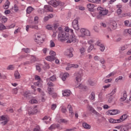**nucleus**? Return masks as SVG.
<instances>
[{"label": "nucleus", "instance_id": "obj_1", "mask_svg": "<svg viewBox=\"0 0 131 131\" xmlns=\"http://www.w3.org/2000/svg\"><path fill=\"white\" fill-rule=\"evenodd\" d=\"M58 38L59 41H61L63 42L65 41V40H67V39H69V34L66 33V32L63 31V28L61 27H59L58 28Z\"/></svg>", "mask_w": 131, "mask_h": 131}, {"label": "nucleus", "instance_id": "obj_2", "mask_svg": "<svg viewBox=\"0 0 131 131\" xmlns=\"http://www.w3.org/2000/svg\"><path fill=\"white\" fill-rule=\"evenodd\" d=\"M46 39V35L42 34L40 33H37L35 34L34 40L36 42H40L42 43Z\"/></svg>", "mask_w": 131, "mask_h": 131}, {"label": "nucleus", "instance_id": "obj_3", "mask_svg": "<svg viewBox=\"0 0 131 131\" xmlns=\"http://www.w3.org/2000/svg\"><path fill=\"white\" fill-rule=\"evenodd\" d=\"M49 4L51 6H53L54 8H57L58 6H60V7L64 6V3L60 1H57L56 0H51L49 2Z\"/></svg>", "mask_w": 131, "mask_h": 131}, {"label": "nucleus", "instance_id": "obj_4", "mask_svg": "<svg viewBox=\"0 0 131 131\" xmlns=\"http://www.w3.org/2000/svg\"><path fill=\"white\" fill-rule=\"evenodd\" d=\"M99 16H106L108 14V10L102 7L97 8Z\"/></svg>", "mask_w": 131, "mask_h": 131}, {"label": "nucleus", "instance_id": "obj_5", "mask_svg": "<svg viewBox=\"0 0 131 131\" xmlns=\"http://www.w3.org/2000/svg\"><path fill=\"white\" fill-rule=\"evenodd\" d=\"M81 34L80 36L81 37H84L85 36H90L91 35V33L90 31L86 29L82 28L80 30Z\"/></svg>", "mask_w": 131, "mask_h": 131}, {"label": "nucleus", "instance_id": "obj_6", "mask_svg": "<svg viewBox=\"0 0 131 131\" xmlns=\"http://www.w3.org/2000/svg\"><path fill=\"white\" fill-rule=\"evenodd\" d=\"M0 121H2L1 122L2 125H6L9 121V118L7 116H2L0 117Z\"/></svg>", "mask_w": 131, "mask_h": 131}, {"label": "nucleus", "instance_id": "obj_7", "mask_svg": "<svg viewBox=\"0 0 131 131\" xmlns=\"http://www.w3.org/2000/svg\"><path fill=\"white\" fill-rule=\"evenodd\" d=\"M120 113V111H118V110H109L106 112L107 115H116L117 114H119Z\"/></svg>", "mask_w": 131, "mask_h": 131}, {"label": "nucleus", "instance_id": "obj_8", "mask_svg": "<svg viewBox=\"0 0 131 131\" xmlns=\"http://www.w3.org/2000/svg\"><path fill=\"white\" fill-rule=\"evenodd\" d=\"M72 51H73L72 48H71L70 49H67L64 52V54L65 55V56H67V57H68V58H72V57L73 56Z\"/></svg>", "mask_w": 131, "mask_h": 131}, {"label": "nucleus", "instance_id": "obj_9", "mask_svg": "<svg viewBox=\"0 0 131 131\" xmlns=\"http://www.w3.org/2000/svg\"><path fill=\"white\" fill-rule=\"evenodd\" d=\"M71 38L68 40L67 42L71 43V42H77L78 41L77 37L74 34H71Z\"/></svg>", "mask_w": 131, "mask_h": 131}, {"label": "nucleus", "instance_id": "obj_10", "mask_svg": "<svg viewBox=\"0 0 131 131\" xmlns=\"http://www.w3.org/2000/svg\"><path fill=\"white\" fill-rule=\"evenodd\" d=\"M73 27L75 30H79V26H78V19L76 18L73 21Z\"/></svg>", "mask_w": 131, "mask_h": 131}, {"label": "nucleus", "instance_id": "obj_11", "mask_svg": "<svg viewBox=\"0 0 131 131\" xmlns=\"http://www.w3.org/2000/svg\"><path fill=\"white\" fill-rule=\"evenodd\" d=\"M96 46H98L99 48L100 51L101 52H104L105 51V46L103 44L101 43V41L100 40H98L96 43Z\"/></svg>", "mask_w": 131, "mask_h": 131}, {"label": "nucleus", "instance_id": "obj_12", "mask_svg": "<svg viewBox=\"0 0 131 131\" xmlns=\"http://www.w3.org/2000/svg\"><path fill=\"white\" fill-rule=\"evenodd\" d=\"M68 108L69 109V116L72 118V117L74 116V113L73 112V110L71 105L69 104L68 105Z\"/></svg>", "mask_w": 131, "mask_h": 131}, {"label": "nucleus", "instance_id": "obj_13", "mask_svg": "<svg viewBox=\"0 0 131 131\" xmlns=\"http://www.w3.org/2000/svg\"><path fill=\"white\" fill-rule=\"evenodd\" d=\"M37 113V107L36 106H35L32 108H31L28 111V114L30 115H31V114H34V113Z\"/></svg>", "mask_w": 131, "mask_h": 131}, {"label": "nucleus", "instance_id": "obj_14", "mask_svg": "<svg viewBox=\"0 0 131 131\" xmlns=\"http://www.w3.org/2000/svg\"><path fill=\"white\" fill-rule=\"evenodd\" d=\"M127 117H128V116L127 114H124L122 115L120 117L119 119H118L119 121V123H120V122H122V121H124L125 119L127 118Z\"/></svg>", "mask_w": 131, "mask_h": 131}, {"label": "nucleus", "instance_id": "obj_15", "mask_svg": "<svg viewBox=\"0 0 131 131\" xmlns=\"http://www.w3.org/2000/svg\"><path fill=\"white\" fill-rule=\"evenodd\" d=\"M70 95H71V91L70 90H67L62 91V96L63 97H69Z\"/></svg>", "mask_w": 131, "mask_h": 131}, {"label": "nucleus", "instance_id": "obj_16", "mask_svg": "<svg viewBox=\"0 0 131 131\" xmlns=\"http://www.w3.org/2000/svg\"><path fill=\"white\" fill-rule=\"evenodd\" d=\"M79 66L76 64H72L68 65V67L66 68V70H70V68H78Z\"/></svg>", "mask_w": 131, "mask_h": 131}, {"label": "nucleus", "instance_id": "obj_17", "mask_svg": "<svg viewBox=\"0 0 131 131\" xmlns=\"http://www.w3.org/2000/svg\"><path fill=\"white\" fill-rule=\"evenodd\" d=\"M29 27H30V28H33L34 29H38V27L36 25H31V26L27 25L26 28V31L28 32Z\"/></svg>", "mask_w": 131, "mask_h": 131}, {"label": "nucleus", "instance_id": "obj_18", "mask_svg": "<svg viewBox=\"0 0 131 131\" xmlns=\"http://www.w3.org/2000/svg\"><path fill=\"white\" fill-rule=\"evenodd\" d=\"M117 8H118V9L117 10V13L118 14V15H120L122 12V10H121L122 6L120 4H119L117 5Z\"/></svg>", "mask_w": 131, "mask_h": 131}, {"label": "nucleus", "instance_id": "obj_19", "mask_svg": "<svg viewBox=\"0 0 131 131\" xmlns=\"http://www.w3.org/2000/svg\"><path fill=\"white\" fill-rule=\"evenodd\" d=\"M87 8L90 11H93L94 8H95V5L93 3H89L87 5Z\"/></svg>", "mask_w": 131, "mask_h": 131}, {"label": "nucleus", "instance_id": "obj_20", "mask_svg": "<svg viewBox=\"0 0 131 131\" xmlns=\"http://www.w3.org/2000/svg\"><path fill=\"white\" fill-rule=\"evenodd\" d=\"M87 108L90 110V111H92V113H93L94 114H97V111L90 104H88L87 105Z\"/></svg>", "mask_w": 131, "mask_h": 131}, {"label": "nucleus", "instance_id": "obj_21", "mask_svg": "<svg viewBox=\"0 0 131 131\" xmlns=\"http://www.w3.org/2000/svg\"><path fill=\"white\" fill-rule=\"evenodd\" d=\"M35 79L36 80H38V81L36 83V85L37 86H41V84H40V77L38 76H35Z\"/></svg>", "mask_w": 131, "mask_h": 131}, {"label": "nucleus", "instance_id": "obj_22", "mask_svg": "<svg viewBox=\"0 0 131 131\" xmlns=\"http://www.w3.org/2000/svg\"><path fill=\"white\" fill-rule=\"evenodd\" d=\"M45 9L46 12H53V8L49 5L45 6Z\"/></svg>", "mask_w": 131, "mask_h": 131}, {"label": "nucleus", "instance_id": "obj_23", "mask_svg": "<svg viewBox=\"0 0 131 131\" xmlns=\"http://www.w3.org/2000/svg\"><path fill=\"white\" fill-rule=\"evenodd\" d=\"M46 60L47 61H49V62H52V61H54V60H56V57H54V56H48L46 58Z\"/></svg>", "mask_w": 131, "mask_h": 131}, {"label": "nucleus", "instance_id": "obj_24", "mask_svg": "<svg viewBox=\"0 0 131 131\" xmlns=\"http://www.w3.org/2000/svg\"><path fill=\"white\" fill-rule=\"evenodd\" d=\"M0 18H1V21L3 23H6L8 21V18L5 16H2V14H0Z\"/></svg>", "mask_w": 131, "mask_h": 131}, {"label": "nucleus", "instance_id": "obj_25", "mask_svg": "<svg viewBox=\"0 0 131 131\" xmlns=\"http://www.w3.org/2000/svg\"><path fill=\"white\" fill-rule=\"evenodd\" d=\"M89 98L91 101H95V99H96V94H95V92H92Z\"/></svg>", "mask_w": 131, "mask_h": 131}, {"label": "nucleus", "instance_id": "obj_26", "mask_svg": "<svg viewBox=\"0 0 131 131\" xmlns=\"http://www.w3.org/2000/svg\"><path fill=\"white\" fill-rule=\"evenodd\" d=\"M127 98V94H126V92H124L123 94V97L121 98L120 100L122 102H123V101H125V100H126Z\"/></svg>", "mask_w": 131, "mask_h": 131}, {"label": "nucleus", "instance_id": "obj_27", "mask_svg": "<svg viewBox=\"0 0 131 131\" xmlns=\"http://www.w3.org/2000/svg\"><path fill=\"white\" fill-rule=\"evenodd\" d=\"M34 10V8H32L31 6L28 7L26 10L27 14H30Z\"/></svg>", "mask_w": 131, "mask_h": 131}, {"label": "nucleus", "instance_id": "obj_28", "mask_svg": "<svg viewBox=\"0 0 131 131\" xmlns=\"http://www.w3.org/2000/svg\"><path fill=\"white\" fill-rule=\"evenodd\" d=\"M111 26L113 29H116V27H117V24L116 23V21H112L111 24Z\"/></svg>", "mask_w": 131, "mask_h": 131}, {"label": "nucleus", "instance_id": "obj_29", "mask_svg": "<svg viewBox=\"0 0 131 131\" xmlns=\"http://www.w3.org/2000/svg\"><path fill=\"white\" fill-rule=\"evenodd\" d=\"M108 121L110 123H119V121H118V119H114L113 118H111L108 120Z\"/></svg>", "mask_w": 131, "mask_h": 131}, {"label": "nucleus", "instance_id": "obj_30", "mask_svg": "<svg viewBox=\"0 0 131 131\" xmlns=\"http://www.w3.org/2000/svg\"><path fill=\"white\" fill-rule=\"evenodd\" d=\"M82 126L84 127V128H85L86 129H91L90 125L86 123H83Z\"/></svg>", "mask_w": 131, "mask_h": 131}, {"label": "nucleus", "instance_id": "obj_31", "mask_svg": "<svg viewBox=\"0 0 131 131\" xmlns=\"http://www.w3.org/2000/svg\"><path fill=\"white\" fill-rule=\"evenodd\" d=\"M76 80L77 82H80V81H81V75H80V74H77L76 77Z\"/></svg>", "mask_w": 131, "mask_h": 131}, {"label": "nucleus", "instance_id": "obj_32", "mask_svg": "<svg viewBox=\"0 0 131 131\" xmlns=\"http://www.w3.org/2000/svg\"><path fill=\"white\" fill-rule=\"evenodd\" d=\"M10 7V1H7L5 3V5L3 6V8L5 10H7V9H9V7Z\"/></svg>", "mask_w": 131, "mask_h": 131}, {"label": "nucleus", "instance_id": "obj_33", "mask_svg": "<svg viewBox=\"0 0 131 131\" xmlns=\"http://www.w3.org/2000/svg\"><path fill=\"white\" fill-rule=\"evenodd\" d=\"M64 31L66 32H70L71 34H73V30L70 29L68 27H66L64 28Z\"/></svg>", "mask_w": 131, "mask_h": 131}, {"label": "nucleus", "instance_id": "obj_34", "mask_svg": "<svg viewBox=\"0 0 131 131\" xmlns=\"http://www.w3.org/2000/svg\"><path fill=\"white\" fill-rule=\"evenodd\" d=\"M14 76H15V79H19L20 77H21V76L20 75V74L18 71L15 72Z\"/></svg>", "mask_w": 131, "mask_h": 131}, {"label": "nucleus", "instance_id": "obj_35", "mask_svg": "<svg viewBox=\"0 0 131 131\" xmlns=\"http://www.w3.org/2000/svg\"><path fill=\"white\" fill-rule=\"evenodd\" d=\"M57 122H59V123H61L62 122L63 123H67L68 122V120L64 119H60L59 120H57Z\"/></svg>", "mask_w": 131, "mask_h": 131}, {"label": "nucleus", "instance_id": "obj_36", "mask_svg": "<svg viewBox=\"0 0 131 131\" xmlns=\"http://www.w3.org/2000/svg\"><path fill=\"white\" fill-rule=\"evenodd\" d=\"M69 76V74L67 73H65L63 74L62 77V79L63 81H65L66 80V78H67Z\"/></svg>", "mask_w": 131, "mask_h": 131}, {"label": "nucleus", "instance_id": "obj_37", "mask_svg": "<svg viewBox=\"0 0 131 131\" xmlns=\"http://www.w3.org/2000/svg\"><path fill=\"white\" fill-rule=\"evenodd\" d=\"M28 56L30 57L31 63H33V62H35V61H36V57H35V56L29 55H28Z\"/></svg>", "mask_w": 131, "mask_h": 131}, {"label": "nucleus", "instance_id": "obj_38", "mask_svg": "<svg viewBox=\"0 0 131 131\" xmlns=\"http://www.w3.org/2000/svg\"><path fill=\"white\" fill-rule=\"evenodd\" d=\"M53 17H54V15H53L52 14H50L48 15V16H46L44 18V20L48 21V20H49V19H51V18H53Z\"/></svg>", "mask_w": 131, "mask_h": 131}, {"label": "nucleus", "instance_id": "obj_39", "mask_svg": "<svg viewBox=\"0 0 131 131\" xmlns=\"http://www.w3.org/2000/svg\"><path fill=\"white\" fill-rule=\"evenodd\" d=\"M48 91L49 95H53V94H54V89H53V88L49 87L48 89Z\"/></svg>", "mask_w": 131, "mask_h": 131}, {"label": "nucleus", "instance_id": "obj_40", "mask_svg": "<svg viewBox=\"0 0 131 131\" xmlns=\"http://www.w3.org/2000/svg\"><path fill=\"white\" fill-rule=\"evenodd\" d=\"M121 131H128V126H122L121 127Z\"/></svg>", "mask_w": 131, "mask_h": 131}, {"label": "nucleus", "instance_id": "obj_41", "mask_svg": "<svg viewBox=\"0 0 131 131\" xmlns=\"http://www.w3.org/2000/svg\"><path fill=\"white\" fill-rule=\"evenodd\" d=\"M78 88L80 89V90H84L85 91V90H88V87L86 86H83L81 84H80L78 85Z\"/></svg>", "mask_w": 131, "mask_h": 131}, {"label": "nucleus", "instance_id": "obj_42", "mask_svg": "<svg viewBox=\"0 0 131 131\" xmlns=\"http://www.w3.org/2000/svg\"><path fill=\"white\" fill-rule=\"evenodd\" d=\"M116 92H117V89L116 88H115L113 90V91L108 94V96H111L112 97L113 95H114Z\"/></svg>", "mask_w": 131, "mask_h": 131}, {"label": "nucleus", "instance_id": "obj_43", "mask_svg": "<svg viewBox=\"0 0 131 131\" xmlns=\"http://www.w3.org/2000/svg\"><path fill=\"white\" fill-rule=\"evenodd\" d=\"M88 82L89 84H90V85H92V86L97 85V83L92 80H89L88 81Z\"/></svg>", "mask_w": 131, "mask_h": 131}, {"label": "nucleus", "instance_id": "obj_44", "mask_svg": "<svg viewBox=\"0 0 131 131\" xmlns=\"http://www.w3.org/2000/svg\"><path fill=\"white\" fill-rule=\"evenodd\" d=\"M80 52L81 56H83V55H84V53H85V49H84L83 47H82L80 49Z\"/></svg>", "mask_w": 131, "mask_h": 131}, {"label": "nucleus", "instance_id": "obj_45", "mask_svg": "<svg viewBox=\"0 0 131 131\" xmlns=\"http://www.w3.org/2000/svg\"><path fill=\"white\" fill-rule=\"evenodd\" d=\"M48 80H51V81H55V80H57V77H56V76L53 75L52 77H51L49 79H48Z\"/></svg>", "mask_w": 131, "mask_h": 131}, {"label": "nucleus", "instance_id": "obj_46", "mask_svg": "<svg viewBox=\"0 0 131 131\" xmlns=\"http://www.w3.org/2000/svg\"><path fill=\"white\" fill-rule=\"evenodd\" d=\"M30 95V92H29V91H26L24 94V97H26V98H28Z\"/></svg>", "mask_w": 131, "mask_h": 131}, {"label": "nucleus", "instance_id": "obj_47", "mask_svg": "<svg viewBox=\"0 0 131 131\" xmlns=\"http://www.w3.org/2000/svg\"><path fill=\"white\" fill-rule=\"evenodd\" d=\"M50 55L51 57H54V58H56V52H55L53 50L50 51Z\"/></svg>", "mask_w": 131, "mask_h": 131}, {"label": "nucleus", "instance_id": "obj_48", "mask_svg": "<svg viewBox=\"0 0 131 131\" xmlns=\"http://www.w3.org/2000/svg\"><path fill=\"white\" fill-rule=\"evenodd\" d=\"M23 52L26 53L27 54H29L30 53V49L28 48H23L22 49Z\"/></svg>", "mask_w": 131, "mask_h": 131}, {"label": "nucleus", "instance_id": "obj_49", "mask_svg": "<svg viewBox=\"0 0 131 131\" xmlns=\"http://www.w3.org/2000/svg\"><path fill=\"white\" fill-rule=\"evenodd\" d=\"M46 28L48 29V30H53V26H52V25H47L46 26Z\"/></svg>", "mask_w": 131, "mask_h": 131}, {"label": "nucleus", "instance_id": "obj_50", "mask_svg": "<svg viewBox=\"0 0 131 131\" xmlns=\"http://www.w3.org/2000/svg\"><path fill=\"white\" fill-rule=\"evenodd\" d=\"M115 74H116V73L115 72H113L111 73L109 75L106 76V78H110V77H112V76H114V75H115Z\"/></svg>", "mask_w": 131, "mask_h": 131}, {"label": "nucleus", "instance_id": "obj_51", "mask_svg": "<svg viewBox=\"0 0 131 131\" xmlns=\"http://www.w3.org/2000/svg\"><path fill=\"white\" fill-rule=\"evenodd\" d=\"M29 103L31 104H36L37 103V100L35 99H32V100L29 101Z\"/></svg>", "mask_w": 131, "mask_h": 131}, {"label": "nucleus", "instance_id": "obj_52", "mask_svg": "<svg viewBox=\"0 0 131 131\" xmlns=\"http://www.w3.org/2000/svg\"><path fill=\"white\" fill-rule=\"evenodd\" d=\"M124 24L125 26H126L127 27H129V20H125L124 21Z\"/></svg>", "mask_w": 131, "mask_h": 131}, {"label": "nucleus", "instance_id": "obj_53", "mask_svg": "<svg viewBox=\"0 0 131 131\" xmlns=\"http://www.w3.org/2000/svg\"><path fill=\"white\" fill-rule=\"evenodd\" d=\"M14 68H15V67H14V66L13 65H9L8 67H7V70H14Z\"/></svg>", "mask_w": 131, "mask_h": 131}, {"label": "nucleus", "instance_id": "obj_54", "mask_svg": "<svg viewBox=\"0 0 131 131\" xmlns=\"http://www.w3.org/2000/svg\"><path fill=\"white\" fill-rule=\"evenodd\" d=\"M94 49V45H91L89 47L88 49V52L90 53V52H92V50Z\"/></svg>", "mask_w": 131, "mask_h": 131}, {"label": "nucleus", "instance_id": "obj_55", "mask_svg": "<svg viewBox=\"0 0 131 131\" xmlns=\"http://www.w3.org/2000/svg\"><path fill=\"white\" fill-rule=\"evenodd\" d=\"M50 48H54L55 42L53 40H51L50 42Z\"/></svg>", "mask_w": 131, "mask_h": 131}, {"label": "nucleus", "instance_id": "obj_56", "mask_svg": "<svg viewBox=\"0 0 131 131\" xmlns=\"http://www.w3.org/2000/svg\"><path fill=\"white\" fill-rule=\"evenodd\" d=\"M61 111L62 113H66L67 112V109H66V107L62 106L61 107Z\"/></svg>", "mask_w": 131, "mask_h": 131}, {"label": "nucleus", "instance_id": "obj_57", "mask_svg": "<svg viewBox=\"0 0 131 131\" xmlns=\"http://www.w3.org/2000/svg\"><path fill=\"white\" fill-rule=\"evenodd\" d=\"M125 33H128V34H131V29H127L124 30Z\"/></svg>", "mask_w": 131, "mask_h": 131}, {"label": "nucleus", "instance_id": "obj_58", "mask_svg": "<svg viewBox=\"0 0 131 131\" xmlns=\"http://www.w3.org/2000/svg\"><path fill=\"white\" fill-rule=\"evenodd\" d=\"M6 29V27L2 24H0V30H4Z\"/></svg>", "mask_w": 131, "mask_h": 131}, {"label": "nucleus", "instance_id": "obj_59", "mask_svg": "<svg viewBox=\"0 0 131 131\" xmlns=\"http://www.w3.org/2000/svg\"><path fill=\"white\" fill-rule=\"evenodd\" d=\"M34 131H42L39 126H37L33 130Z\"/></svg>", "mask_w": 131, "mask_h": 131}, {"label": "nucleus", "instance_id": "obj_60", "mask_svg": "<svg viewBox=\"0 0 131 131\" xmlns=\"http://www.w3.org/2000/svg\"><path fill=\"white\" fill-rule=\"evenodd\" d=\"M56 128V126L55 125H52L50 127H49V129L50 130H53V129H55Z\"/></svg>", "mask_w": 131, "mask_h": 131}, {"label": "nucleus", "instance_id": "obj_61", "mask_svg": "<svg viewBox=\"0 0 131 131\" xmlns=\"http://www.w3.org/2000/svg\"><path fill=\"white\" fill-rule=\"evenodd\" d=\"M45 63V67L44 69H50V65H49V64L46 63L45 62H44Z\"/></svg>", "mask_w": 131, "mask_h": 131}, {"label": "nucleus", "instance_id": "obj_62", "mask_svg": "<svg viewBox=\"0 0 131 131\" xmlns=\"http://www.w3.org/2000/svg\"><path fill=\"white\" fill-rule=\"evenodd\" d=\"M94 42H95V40L92 39H90L88 41V43L89 45H92V43H94Z\"/></svg>", "mask_w": 131, "mask_h": 131}, {"label": "nucleus", "instance_id": "obj_63", "mask_svg": "<svg viewBox=\"0 0 131 131\" xmlns=\"http://www.w3.org/2000/svg\"><path fill=\"white\" fill-rule=\"evenodd\" d=\"M38 17L35 16L34 17V21H35V24H37L38 23Z\"/></svg>", "mask_w": 131, "mask_h": 131}, {"label": "nucleus", "instance_id": "obj_64", "mask_svg": "<svg viewBox=\"0 0 131 131\" xmlns=\"http://www.w3.org/2000/svg\"><path fill=\"white\" fill-rule=\"evenodd\" d=\"M122 76H119L116 79V82H118V80H122Z\"/></svg>", "mask_w": 131, "mask_h": 131}]
</instances>
